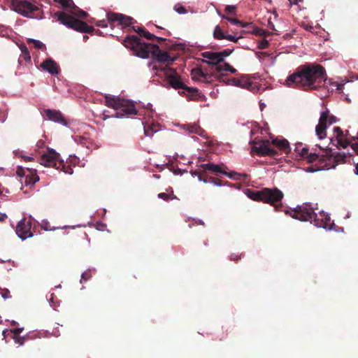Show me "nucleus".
Masks as SVG:
<instances>
[{"instance_id": "obj_31", "label": "nucleus", "mask_w": 358, "mask_h": 358, "mask_svg": "<svg viewBox=\"0 0 358 358\" xmlns=\"http://www.w3.org/2000/svg\"><path fill=\"white\" fill-rule=\"evenodd\" d=\"M216 71L217 73H221L222 71H229L231 73H235L236 72V70L229 64L225 63L224 65L216 66Z\"/></svg>"}, {"instance_id": "obj_52", "label": "nucleus", "mask_w": 358, "mask_h": 358, "mask_svg": "<svg viewBox=\"0 0 358 358\" xmlns=\"http://www.w3.org/2000/svg\"><path fill=\"white\" fill-rule=\"evenodd\" d=\"M23 160L26 162H32L34 161V158L32 157L25 156V155H20V156Z\"/></svg>"}, {"instance_id": "obj_23", "label": "nucleus", "mask_w": 358, "mask_h": 358, "mask_svg": "<svg viewBox=\"0 0 358 358\" xmlns=\"http://www.w3.org/2000/svg\"><path fill=\"white\" fill-rule=\"evenodd\" d=\"M248 24H251V25H248V27H251L252 30H245L244 32L251 33L260 36H267L270 35V33L263 29L257 27L252 22H248Z\"/></svg>"}, {"instance_id": "obj_46", "label": "nucleus", "mask_w": 358, "mask_h": 358, "mask_svg": "<svg viewBox=\"0 0 358 358\" xmlns=\"http://www.w3.org/2000/svg\"><path fill=\"white\" fill-rule=\"evenodd\" d=\"M1 295L5 299H9L10 297V292L7 289H1Z\"/></svg>"}, {"instance_id": "obj_16", "label": "nucleus", "mask_w": 358, "mask_h": 358, "mask_svg": "<svg viewBox=\"0 0 358 358\" xmlns=\"http://www.w3.org/2000/svg\"><path fill=\"white\" fill-rule=\"evenodd\" d=\"M334 132L335 134V139L334 138H331L333 145L337 147L341 146L343 148H347L350 145V141L348 139H343L344 134L341 127H335Z\"/></svg>"}, {"instance_id": "obj_38", "label": "nucleus", "mask_w": 358, "mask_h": 358, "mask_svg": "<svg viewBox=\"0 0 358 358\" xmlns=\"http://www.w3.org/2000/svg\"><path fill=\"white\" fill-rule=\"evenodd\" d=\"M72 13L75 14L76 15H77L78 17H82V18H86L87 16L88 15L87 13L83 10H80L79 8L77 7V8H73V12H71Z\"/></svg>"}, {"instance_id": "obj_3", "label": "nucleus", "mask_w": 358, "mask_h": 358, "mask_svg": "<svg viewBox=\"0 0 358 358\" xmlns=\"http://www.w3.org/2000/svg\"><path fill=\"white\" fill-rule=\"evenodd\" d=\"M105 104L109 108L116 110L114 116L115 117H122L129 115H136L138 111L133 103L129 100H126L109 95L105 96Z\"/></svg>"}, {"instance_id": "obj_6", "label": "nucleus", "mask_w": 358, "mask_h": 358, "mask_svg": "<svg viewBox=\"0 0 358 358\" xmlns=\"http://www.w3.org/2000/svg\"><path fill=\"white\" fill-rule=\"evenodd\" d=\"M286 214H289L292 217L300 221H310L311 223L319 227L324 226L317 219V215L313 208L308 205L297 206L294 210H285Z\"/></svg>"}, {"instance_id": "obj_59", "label": "nucleus", "mask_w": 358, "mask_h": 358, "mask_svg": "<svg viewBox=\"0 0 358 358\" xmlns=\"http://www.w3.org/2000/svg\"><path fill=\"white\" fill-rule=\"evenodd\" d=\"M301 0H289L290 5L297 4Z\"/></svg>"}, {"instance_id": "obj_55", "label": "nucleus", "mask_w": 358, "mask_h": 358, "mask_svg": "<svg viewBox=\"0 0 358 358\" xmlns=\"http://www.w3.org/2000/svg\"><path fill=\"white\" fill-rule=\"evenodd\" d=\"M268 27L273 31H276L277 29H275L273 23L270 20H268Z\"/></svg>"}, {"instance_id": "obj_24", "label": "nucleus", "mask_w": 358, "mask_h": 358, "mask_svg": "<svg viewBox=\"0 0 358 358\" xmlns=\"http://www.w3.org/2000/svg\"><path fill=\"white\" fill-rule=\"evenodd\" d=\"M55 3H59L64 10L73 12V8H77V6L73 3V0H53Z\"/></svg>"}, {"instance_id": "obj_20", "label": "nucleus", "mask_w": 358, "mask_h": 358, "mask_svg": "<svg viewBox=\"0 0 358 358\" xmlns=\"http://www.w3.org/2000/svg\"><path fill=\"white\" fill-rule=\"evenodd\" d=\"M45 113L48 120L54 121L55 122H59L62 124H65V120L61 113L59 111L51 109H47L45 110Z\"/></svg>"}, {"instance_id": "obj_2", "label": "nucleus", "mask_w": 358, "mask_h": 358, "mask_svg": "<svg viewBox=\"0 0 358 358\" xmlns=\"http://www.w3.org/2000/svg\"><path fill=\"white\" fill-rule=\"evenodd\" d=\"M123 44L127 48L130 49L134 55L143 59L148 58L151 54L152 57L159 62L171 64L176 59L167 52L160 50L158 45L145 43L135 35H128L124 39Z\"/></svg>"}, {"instance_id": "obj_13", "label": "nucleus", "mask_w": 358, "mask_h": 358, "mask_svg": "<svg viewBox=\"0 0 358 358\" xmlns=\"http://www.w3.org/2000/svg\"><path fill=\"white\" fill-rule=\"evenodd\" d=\"M294 150L296 153L299 155V156L306 159L308 163L317 162L315 164V168L313 171H318L317 165L319 164V160L321 155L316 152L309 153L308 149L307 148L303 147L302 143H296Z\"/></svg>"}, {"instance_id": "obj_64", "label": "nucleus", "mask_w": 358, "mask_h": 358, "mask_svg": "<svg viewBox=\"0 0 358 358\" xmlns=\"http://www.w3.org/2000/svg\"><path fill=\"white\" fill-rule=\"evenodd\" d=\"M245 30H252V28L251 27H245Z\"/></svg>"}, {"instance_id": "obj_4", "label": "nucleus", "mask_w": 358, "mask_h": 358, "mask_svg": "<svg viewBox=\"0 0 358 358\" xmlns=\"http://www.w3.org/2000/svg\"><path fill=\"white\" fill-rule=\"evenodd\" d=\"M40 164L47 167L62 170L66 174L73 173L72 168L66 166L63 160L59 159V155L53 149L48 148L47 152L40 157Z\"/></svg>"}, {"instance_id": "obj_29", "label": "nucleus", "mask_w": 358, "mask_h": 358, "mask_svg": "<svg viewBox=\"0 0 358 358\" xmlns=\"http://www.w3.org/2000/svg\"><path fill=\"white\" fill-rule=\"evenodd\" d=\"M263 189L259 191H250L248 196L254 201L263 202Z\"/></svg>"}, {"instance_id": "obj_50", "label": "nucleus", "mask_w": 358, "mask_h": 358, "mask_svg": "<svg viewBox=\"0 0 358 358\" xmlns=\"http://www.w3.org/2000/svg\"><path fill=\"white\" fill-rule=\"evenodd\" d=\"M22 329H20V328H16L15 329H13V337H17V336H20V333L22 332Z\"/></svg>"}, {"instance_id": "obj_25", "label": "nucleus", "mask_w": 358, "mask_h": 358, "mask_svg": "<svg viewBox=\"0 0 358 358\" xmlns=\"http://www.w3.org/2000/svg\"><path fill=\"white\" fill-rule=\"evenodd\" d=\"M74 141L83 147H85L88 149H90L92 146V141L90 138L83 136H76L74 137Z\"/></svg>"}, {"instance_id": "obj_5", "label": "nucleus", "mask_w": 358, "mask_h": 358, "mask_svg": "<svg viewBox=\"0 0 358 358\" xmlns=\"http://www.w3.org/2000/svg\"><path fill=\"white\" fill-rule=\"evenodd\" d=\"M54 17H57V20L64 25L81 33L91 34L94 30L92 27L89 26L86 22L77 20L63 11L55 13Z\"/></svg>"}, {"instance_id": "obj_41", "label": "nucleus", "mask_w": 358, "mask_h": 358, "mask_svg": "<svg viewBox=\"0 0 358 358\" xmlns=\"http://www.w3.org/2000/svg\"><path fill=\"white\" fill-rule=\"evenodd\" d=\"M192 73L193 75V78L196 76H199L203 78H206V74L204 73L201 69H196L192 70Z\"/></svg>"}, {"instance_id": "obj_58", "label": "nucleus", "mask_w": 358, "mask_h": 358, "mask_svg": "<svg viewBox=\"0 0 358 358\" xmlns=\"http://www.w3.org/2000/svg\"><path fill=\"white\" fill-rule=\"evenodd\" d=\"M196 129H197L196 126H192V127H191V129H189V132H191V133L195 132L197 134Z\"/></svg>"}, {"instance_id": "obj_54", "label": "nucleus", "mask_w": 358, "mask_h": 358, "mask_svg": "<svg viewBox=\"0 0 358 358\" xmlns=\"http://www.w3.org/2000/svg\"><path fill=\"white\" fill-rule=\"evenodd\" d=\"M231 260L232 261H238L239 259H241V256L236 254H232L230 257Z\"/></svg>"}, {"instance_id": "obj_48", "label": "nucleus", "mask_w": 358, "mask_h": 358, "mask_svg": "<svg viewBox=\"0 0 358 358\" xmlns=\"http://www.w3.org/2000/svg\"><path fill=\"white\" fill-rule=\"evenodd\" d=\"M225 39L232 41V42H234V43H236V42H238L239 38L235 37L232 35L227 34Z\"/></svg>"}, {"instance_id": "obj_17", "label": "nucleus", "mask_w": 358, "mask_h": 358, "mask_svg": "<svg viewBox=\"0 0 358 358\" xmlns=\"http://www.w3.org/2000/svg\"><path fill=\"white\" fill-rule=\"evenodd\" d=\"M181 95L185 96L189 101H203L205 96L197 88L187 87L182 92H179Z\"/></svg>"}, {"instance_id": "obj_27", "label": "nucleus", "mask_w": 358, "mask_h": 358, "mask_svg": "<svg viewBox=\"0 0 358 358\" xmlns=\"http://www.w3.org/2000/svg\"><path fill=\"white\" fill-rule=\"evenodd\" d=\"M272 145L277 147L278 148H279L280 150H281L284 152H287L289 148V143L285 139H283V140L274 139L272 141Z\"/></svg>"}, {"instance_id": "obj_21", "label": "nucleus", "mask_w": 358, "mask_h": 358, "mask_svg": "<svg viewBox=\"0 0 358 358\" xmlns=\"http://www.w3.org/2000/svg\"><path fill=\"white\" fill-rule=\"evenodd\" d=\"M237 87H242L252 92L257 90V85L250 81L246 76H243L239 78L238 85Z\"/></svg>"}, {"instance_id": "obj_62", "label": "nucleus", "mask_w": 358, "mask_h": 358, "mask_svg": "<svg viewBox=\"0 0 358 358\" xmlns=\"http://www.w3.org/2000/svg\"><path fill=\"white\" fill-rule=\"evenodd\" d=\"M203 245L205 246H208V239L203 241Z\"/></svg>"}, {"instance_id": "obj_36", "label": "nucleus", "mask_w": 358, "mask_h": 358, "mask_svg": "<svg viewBox=\"0 0 358 358\" xmlns=\"http://www.w3.org/2000/svg\"><path fill=\"white\" fill-rule=\"evenodd\" d=\"M169 189L171 190V194H167V193H164V192L159 193L157 195L158 198L162 199L164 201L176 199V196L173 194V191L172 188L170 187Z\"/></svg>"}, {"instance_id": "obj_9", "label": "nucleus", "mask_w": 358, "mask_h": 358, "mask_svg": "<svg viewBox=\"0 0 358 358\" xmlns=\"http://www.w3.org/2000/svg\"><path fill=\"white\" fill-rule=\"evenodd\" d=\"M263 202L271 204L277 211H280L282 206V199L284 194L277 187L263 189Z\"/></svg>"}, {"instance_id": "obj_28", "label": "nucleus", "mask_w": 358, "mask_h": 358, "mask_svg": "<svg viewBox=\"0 0 358 358\" xmlns=\"http://www.w3.org/2000/svg\"><path fill=\"white\" fill-rule=\"evenodd\" d=\"M201 167L204 171H208L212 173H222V172H223V171L221 169V168L218 165L213 164L211 163L203 164L201 165Z\"/></svg>"}, {"instance_id": "obj_47", "label": "nucleus", "mask_w": 358, "mask_h": 358, "mask_svg": "<svg viewBox=\"0 0 358 358\" xmlns=\"http://www.w3.org/2000/svg\"><path fill=\"white\" fill-rule=\"evenodd\" d=\"M15 342L19 345H22L24 343L25 338L24 337L17 336V337H13Z\"/></svg>"}, {"instance_id": "obj_37", "label": "nucleus", "mask_w": 358, "mask_h": 358, "mask_svg": "<svg viewBox=\"0 0 358 358\" xmlns=\"http://www.w3.org/2000/svg\"><path fill=\"white\" fill-rule=\"evenodd\" d=\"M20 50H21V52H22V56H23L24 60L30 62L31 56H30L29 52L27 46L24 45H22L20 47Z\"/></svg>"}, {"instance_id": "obj_32", "label": "nucleus", "mask_w": 358, "mask_h": 358, "mask_svg": "<svg viewBox=\"0 0 358 358\" xmlns=\"http://www.w3.org/2000/svg\"><path fill=\"white\" fill-rule=\"evenodd\" d=\"M27 43L29 45L30 44L33 45V46L35 48H36V49H39V50H41L43 51L46 50L45 45L44 43H43L41 41H40L35 40V39H33V38H28L27 39Z\"/></svg>"}, {"instance_id": "obj_34", "label": "nucleus", "mask_w": 358, "mask_h": 358, "mask_svg": "<svg viewBox=\"0 0 358 358\" xmlns=\"http://www.w3.org/2000/svg\"><path fill=\"white\" fill-rule=\"evenodd\" d=\"M222 174L227 176L229 178L235 179V180H241L245 179L248 176L245 173H238L234 171H231V173H227L225 171L222 172Z\"/></svg>"}, {"instance_id": "obj_56", "label": "nucleus", "mask_w": 358, "mask_h": 358, "mask_svg": "<svg viewBox=\"0 0 358 358\" xmlns=\"http://www.w3.org/2000/svg\"><path fill=\"white\" fill-rule=\"evenodd\" d=\"M212 181H213V182L215 185H216L220 186V185H222V181H221L220 180H219V179H217V178H212Z\"/></svg>"}, {"instance_id": "obj_60", "label": "nucleus", "mask_w": 358, "mask_h": 358, "mask_svg": "<svg viewBox=\"0 0 358 358\" xmlns=\"http://www.w3.org/2000/svg\"><path fill=\"white\" fill-rule=\"evenodd\" d=\"M345 139H348L350 141V143L351 141H350V134H349V131H345Z\"/></svg>"}, {"instance_id": "obj_18", "label": "nucleus", "mask_w": 358, "mask_h": 358, "mask_svg": "<svg viewBox=\"0 0 358 358\" xmlns=\"http://www.w3.org/2000/svg\"><path fill=\"white\" fill-rule=\"evenodd\" d=\"M41 67L51 75H57L59 73V67L57 64L51 58L44 60L41 64Z\"/></svg>"}, {"instance_id": "obj_10", "label": "nucleus", "mask_w": 358, "mask_h": 358, "mask_svg": "<svg viewBox=\"0 0 358 358\" xmlns=\"http://www.w3.org/2000/svg\"><path fill=\"white\" fill-rule=\"evenodd\" d=\"M338 119L336 116L330 114L327 108L322 112L319 119L318 124L316 126L315 132L320 139L324 138L327 136V128L328 126L336 122Z\"/></svg>"}, {"instance_id": "obj_42", "label": "nucleus", "mask_w": 358, "mask_h": 358, "mask_svg": "<svg viewBox=\"0 0 358 358\" xmlns=\"http://www.w3.org/2000/svg\"><path fill=\"white\" fill-rule=\"evenodd\" d=\"M92 275L90 271L84 272L81 275L80 282L83 283L84 282L87 281L90 278H91Z\"/></svg>"}, {"instance_id": "obj_53", "label": "nucleus", "mask_w": 358, "mask_h": 358, "mask_svg": "<svg viewBox=\"0 0 358 358\" xmlns=\"http://www.w3.org/2000/svg\"><path fill=\"white\" fill-rule=\"evenodd\" d=\"M352 149L355 151V152L358 155V143H355L351 145Z\"/></svg>"}, {"instance_id": "obj_8", "label": "nucleus", "mask_w": 358, "mask_h": 358, "mask_svg": "<svg viewBox=\"0 0 358 358\" xmlns=\"http://www.w3.org/2000/svg\"><path fill=\"white\" fill-rule=\"evenodd\" d=\"M347 157L348 155L345 153L338 152L336 155H333L327 152L325 154L321 155L319 164L317 165V170L335 168L337 164L345 162Z\"/></svg>"}, {"instance_id": "obj_57", "label": "nucleus", "mask_w": 358, "mask_h": 358, "mask_svg": "<svg viewBox=\"0 0 358 358\" xmlns=\"http://www.w3.org/2000/svg\"><path fill=\"white\" fill-rule=\"evenodd\" d=\"M154 40H156L158 43H161L165 41L166 38H162V37H158V36H155V38H154Z\"/></svg>"}, {"instance_id": "obj_12", "label": "nucleus", "mask_w": 358, "mask_h": 358, "mask_svg": "<svg viewBox=\"0 0 358 358\" xmlns=\"http://www.w3.org/2000/svg\"><path fill=\"white\" fill-rule=\"evenodd\" d=\"M252 150L259 156L274 157L278 154V150L271 145L269 141H255Z\"/></svg>"}, {"instance_id": "obj_49", "label": "nucleus", "mask_w": 358, "mask_h": 358, "mask_svg": "<svg viewBox=\"0 0 358 358\" xmlns=\"http://www.w3.org/2000/svg\"><path fill=\"white\" fill-rule=\"evenodd\" d=\"M96 25L100 27H107L108 26L107 22L104 20L97 21Z\"/></svg>"}, {"instance_id": "obj_39", "label": "nucleus", "mask_w": 358, "mask_h": 358, "mask_svg": "<svg viewBox=\"0 0 358 358\" xmlns=\"http://www.w3.org/2000/svg\"><path fill=\"white\" fill-rule=\"evenodd\" d=\"M233 51L234 50L225 49L222 51L217 52L222 62L224 61V58L229 56L233 52Z\"/></svg>"}, {"instance_id": "obj_1", "label": "nucleus", "mask_w": 358, "mask_h": 358, "mask_svg": "<svg viewBox=\"0 0 358 358\" xmlns=\"http://www.w3.org/2000/svg\"><path fill=\"white\" fill-rule=\"evenodd\" d=\"M327 78L324 66L317 63H306L299 66L285 82L289 87H296L307 90L321 87Z\"/></svg>"}, {"instance_id": "obj_14", "label": "nucleus", "mask_w": 358, "mask_h": 358, "mask_svg": "<svg viewBox=\"0 0 358 358\" xmlns=\"http://www.w3.org/2000/svg\"><path fill=\"white\" fill-rule=\"evenodd\" d=\"M107 20L110 24L117 22L119 25H122L124 27H130L133 24L134 20L131 17L116 13H108Z\"/></svg>"}, {"instance_id": "obj_43", "label": "nucleus", "mask_w": 358, "mask_h": 358, "mask_svg": "<svg viewBox=\"0 0 358 358\" xmlns=\"http://www.w3.org/2000/svg\"><path fill=\"white\" fill-rule=\"evenodd\" d=\"M268 45H269L268 41L266 39H264L259 43L258 48L261 49V50L266 49L268 47Z\"/></svg>"}, {"instance_id": "obj_26", "label": "nucleus", "mask_w": 358, "mask_h": 358, "mask_svg": "<svg viewBox=\"0 0 358 358\" xmlns=\"http://www.w3.org/2000/svg\"><path fill=\"white\" fill-rule=\"evenodd\" d=\"M132 29L138 33L140 36L145 38L148 40H154V38H155V35L150 33L144 27H138L137 29L135 28V27H131Z\"/></svg>"}, {"instance_id": "obj_30", "label": "nucleus", "mask_w": 358, "mask_h": 358, "mask_svg": "<svg viewBox=\"0 0 358 358\" xmlns=\"http://www.w3.org/2000/svg\"><path fill=\"white\" fill-rule=\"evenodd\" d=\"M222 17L226 19L233 24L239 25L242 27H248V25H251V24H248V22H242L236 18H233L225 15L222 16Z\"/></svg>"}, {"instance_id": "obj_35", "label": "nucleus", "mask_w": 358, "mask_h": 358, "mask_svg": "<svg viewBox=\"0 0 358 358\" xmlns=\"http://www.w3.org/2000/svg\"><path fill=\"white\" fill-rule=\"evenodd\" d=\"M157 131H158V126L155 125L154 124L149 125L148 127L144 128L145 135L147 136H150V137L152 136L154 133H155Z\"/></svg>"}, {"instance_id": "obj_61", "label": "nucleus", "mask_w": 358, "mask_h": 358, "mask_svg": "<svg viewBox=\"0 0 358 358\" xmlns=\"http://www.w3.org/2000/svg\"><path fill=\"white\" fill-rule=\"evenodd\" d=\"M355 174L358 175V162L355 164Z\"/></svg>"}, {"instance_id": "obj_51", "label": "nucleus", "mask_w": 358, "mask_h": 358, "mask_svg": "<svg viewBox=\"0 0 358 358\" xmlns=\"http://www.w3.org/2000/svg\"><path fill=\"white\" fill-rule=\"evenodd\" d=\"M238 80L239 78H233L231 80H229V83L231 84L232 85L237 87L238 85Z\"/></svg>"}, {"instance_id": "obj_63", "label": "nucleus", "mask_w": 358, "mask_h": 358, "mask_svg": "<svg viewBox=\"0 0 358 358\" xmlns=\"http://www.w3.org/2000/svg\"><path fill=\"white\" fill-rule=\"evenodd\" d=\"M343 85H338L337 90H341L342 89Z\"/></svg>"}, {"instance_id": "obj_7", "label": "nucleus", "mask_w": 358, "mask_h": 358, "mask_svg": "<svg viewBox=\"0 0 358 358\" xmlns=\"http://www.w3.org/2000/svg\"><path fill=\"white\" fill-rule=\"evenodd\" d=\"M13 9L26 17L41 18V10L27 0H12Z\"/></svg>"}, {"instance_id": "obj_15", "label": "nucleus", "mask_w": 358, "mask_h": 358, "mask_svg": "<svg viewBox=\"0 0 358 358\" xmlns=\"http://www.w3.org/2000/svg\"><path fill=\"white\" fill-rule=\"evenodd\" d=\"M31 222L26 218L22 219L16 227V234L22 240L32 236L31 231Z\"/></svg>"}, {"instance_id": "obj_22", "label": "nucleus", "mask_w": 358, "mask_h": 358, "mask_svg": "<svg viewBox=\"0 0 358 358\" xmlns=\"http://www.w3.org/2000/svg\"><path fill=\"white\" fill-rule=\"evenodd\" d=\"M28 173L25 176L24 184L26 185H34L37 181L39 180V177L36 174V170L27 169Z\"/></svg>"}, {"instance_id": "obj_19", "label": "nucleus", "mask_w": 358, "mask_h": 358, "mask_svg": "<svg viewBox=\"0 0 358 358\" xmlns=\"http://www.w3.org/2000/svg\"><path fill=\"white\" fill-rule=\"evenodd\" d=\"M201 56L209 60L208 62L204 61V62H206L209 65L214 66L215 69L216 66H220V64L222 61L217 52H204L201 53Z\"/></svg>"}, {"instance_id": "obj_33", "label": "nucleus", "mask_w": 358, "mask_h": 358, "mask_svg": "<svg viewBox=\"0 0 358 358\" xmlns=\"http://www.w3.org/2000/svg\"><path fill=\"white\" fill-rule=\"evenodd\" d=\"M226 35L227 34H225L224 33L222 28L219 25H217L215 27L214 31H213L214 38L217 39V40L225 39Z\"/></svg>"}, {"instance_id": "obj_11", "label": "nucleus", "mask_w": 358, "mask_h": 358, "mask_svg": "<svg viewBox=\"0 0 358 358\" xmlns=\"http://www.w3.org/2000/svg\"><path fill=\"white\" fill-rule=\"evenodd\" d=\"M152 69L155 71H158L159 69L162 71H164L168 83L175 90H185V87H187L182 82L180 76L177 73L176 71L171 69L159 68L157 65H153Z\"/></svg>"}, {"instance_id": "obj_45", "label": "nucleus", "mask_w": 358, "mask_h": 358, "mask_svg": "<svg viewBox=\"0 0 358 358\" xmlns=\"http://www.w3.org/2000/svg\"><path fill=\"white\" fill-rule=\"evenodd\" d=\"M236 11V7L235 6H227L225 8V12L228 13L235 14Z\"/></svg>"}, {"instance_id": "obj_44", "label": "nucleus", "mask_w": 358, "mask_h": 358, "mask_svg": "<svg viewBox=\"0 0 358 358\" xmlns=\"http://www.w3.org/2000/svg\"><path fill=\"white\" fill-rule=\"evenodd\" d=\"M16 174L19 177H21V178L22 177H24L25 178V176L27 175L26 174V171L22 166H17V170H16Z\"/></svg>"}, {"instance_id": "obj_40", "label": "nucleus", "mask_w": 358, "mask_h": 358, "mask_svg": "<svg viewBox=\"0 0 358 358\" xmlns=\"http://www.w3.org/2000/svg\"><path fill=\"white\" fill-rule=\"evenodd\" d=\"M174 10L179 14H185L187 13L186 8L180 3L174 6Z\"/></svg>"}]
</instances>
